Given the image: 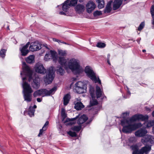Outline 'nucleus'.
Returning a JSON list of instances; mask_svg holds the SVG:
<instances>
[{
	"mask_svg": "<svg viewBox=\"0 0 154 154\" xmlns=\"http://www.w3.org/2000/svg\"><path fill=\"white\" fill-rule=\"evenodd\" d=\"M59 43H62V42H61L60 40H59Z\"/></svg>",
	"mask_w": 154,
	"mask_h": 154,
	"instance_id": "obj_58",
	"label": "nucleus"
},
{
	"mask_svg": "<svg viewBox=\"0 0 154 154\" xmlns=\"http://www.w3.org/2000/svg\"><path fill=\"white\" fill-rule=\"evenodd\" d=\"M152 23L153 25H154V16L152 17Z\"/></svg>",
	"mask_w": 154,
	"mask_h": 154,
	"instance_id": "obj_49",
	"label": "nucleus"
},
{
	"mask_svg": "<svg viewBox=\"0 0 154 154\" xmlns=\"http://www.w3.org/2000/svg\"><path fill=\"white\" fill-rule=\"evenodd\" d=\"M82 128V126L80 125L79 126H75L74 127H72V129L73 131H80Z\"/></svg>",
	"mask_w": 154,
	"mask_h": 154,
	"instance_id": "obj_33",
	"label": "nucleus"
},
{
	"mask_svg": "<svg viewBox=\"0 0 154 154\" xmlns=\"http://www.w3.org/2000/svg\"><path fill=\"white\" fill-rule=\"evenodd\" d=\"M42 98H38L37 99V101L38 102H41L42 101Z\"/></svg>",
	"mask_w": 154,
	"mask_h": 154,
	"instance_id": "obj_46",
	"label": "nucleus"
},
{
	"mask_svg": "<svg viewBox=\"0 0 154 154\" xmlns=\"http://www.w3.org/2000/svg\"><path fill=\"white\" fill-rule=\"evenodd\" d=\"M56 71L58 74H60L61 75H63L65 73L64 70L60 66L57 67Z\"/></svg>",
	"mask_w": 154,
	"mask_h": 154,
	"instance_id": "obj_28",
	"label": "nucleus"
},
{
	"mask_svg": "<svg viewBox=\"0 0 154 154\" xmlns=\"http://www.w3.org/2000/svg\"><path fill=\"white\" fill-rule=\"evenodd\" d=\"M147 133V131L145 128H141L136 131L135 133V135L137 137H144Z\"/></svg>",
	"mask_w": 154,
	"mask_h": 154,
	"instance_id": "obj_17",
	"label": "nucleus"
},
{
	"mask_svg": "<svg viewBox=\"0 0 154 154\" xmlns=\"http://www.w3.org/2000/svg\"><path fill=\"white\" fill-rule=\"evenodd\" d=\"M74 108L77 110H80L84 107V106L81 102L79 98H76L74 102Z\"/></svg>",
	"mask_w": 154,
	"mask_h": 154,
	"instance_id": "obj_18",
	"label": "nucleus"
},
{
	"mask_svg": "<svg viewBox=\"0 0 154 154\" xmlns=\"http://www.w3.org/2000/svg\"><path fill=\"white\" fill-rule=\"evenodd\" d=\"M95 6V5L93 2L89 1L86 5L87 12L89 13H91L94 10Z\"/></svg>",
	"mask_w": 154,
	"mask_h": 154,
	"instance_id": "obj_16",
	"label": "nucleus"
},
{
	"mask_svg": "<svg viewBox=\"0 0 154 154\" xmlns=\"http://www.w3.org/2000/svg\"><path fill=\"white\" fill-rule=\"evenodd\" d=\"M35 57L34 55H31L29 56L26 59V62L29 63H31L34 62Z\"/></svg>",
	"mask_w": 154,
	"mask_h": 154,
	"instance_id": "obj_26",
	"label": "nucleus"
},
{
	"mask_svg": "<svg viewBox=\"0 0 154 154\" xmlns=\"http://www.w3.org/2000/svg\"><path fill=\"white\" fill-rule=\"evenodd\" d=\"M68 134L70 136L72 137H76V134L75 132H72L71 131H69L68 132Z\"/></svg>",
	"mask_w": 154,
	"mask_h": 154,
	"instance_id": "obj_40",
	"label": "nucleus"
},
{
	"mask_svg": "<svg viewBox=\"0 0 154 154\" xmlns=\"http://www.w3.org/2000/svg\"><path fill=\"white\" fill-rule=\"evenodd\" d=\"M40 79L38 77H35L33 79V82L32 83V85L33 88L35 89L38 88L40 86Z\"/></svg>",
	"mask_w": 154,
	"mask_h": 154,
	"instance_id": "obj_19",
	"label": "nucleus"
},
{
	"mask_svg": "<svg viewBox=\"0 0 154 154\" xmlns=\"http://www.w3.org/2000/svg\"><path fill=\"white\" fill-rule=\"evenodd\" d=\"M96 94L97 98L102 96L103 95L102 90L98 86H96Z\"/></svg>",
	"mask_w": 154,
	"mask_h": 154,
	"instance_id": "obj_22",
	"label": "nucleus"
},
{
	"mask_svg": "<svg viewBox=\"0 0 154 154\" xmlns=\"http://www.w3.org/2000/svg\"><path fill=\"white\" fill-rule=\"evenodd\" d=\"M141 39V38H140L139 39H138L137 40V42L139 44L140 43V40Z\"/></svg>",
	"mask_w": 154,
	"mask_h": 154,
	"instance_id": "obj_52",
	"label": "nucleus"
},
{
	"mask_svg": "<svg viewBox=\"0 0 154 154\" xmlns=\"http://www.w3.org/2000/svg\"><path fill=\"white\" fill-rule=\"evenodd\" d=\"M142 51L143 52H145L146 51L145 50H142Z\"/></svg>",
	"mask_w": 154,
	"mask_h": 154,
	"instance_id": "obj_57",
	"label": "nucleus"
},
{
	"mask_svg": "<svg viewBox=\"0 0 154 154\" xmlns=\"http://www.w3.org/2000/svg\"><path fill=\"white\" fill-rule=\"evenodd\" d=\"M29 44V42H28L22 48H20V50L23 56H26L29 52V51L27 49V48H28Z\"/></svg>",
	"mask_w": 154,
	"mask_h": 154,
	"instance_id": "obj_20",
	"label": "nucleus"
},
{
	"mask_svg": "<svg viewBox=\"0 0 154 154\" xmlns=\"http://www.w3.org/2000/svg\"><path fill=\"white\" fill-rule=\"evenodd\" d=\"M152 132L153 134H154V126L152 127Z\"/></svg>",
	"mask_w": 154,
	"mask_h": 154,
	"instance_id": "obj_53",
	"label": "nucleus"
},
{
	"mask_svg": "<svg viewBox=\"0 0 154 154\" xmlns=\"http://www.w3.org/2000/svg\"><path fill=\"white\" fill-rule=\"evenodd\" d=\"M144 22H142L140 25L138 29V30L139 31L141 30L144 27Z\"/></svg>",
	"mask_w": 154,
	"mask_h": 154,
	"instance_id": "obj_41",
	"label": "nucleus"
},
{
	"mask_svg": "<svg viewBox=\"0 0 154 154\" xmlns=\"http://www.w3.org/2000/svg\"><path fill=\"white\" fill-rule=\"evenodd\" d=\"M110 54H108L107 56V60H110Z\"/></svg>",
	"mask_w": 154,
	"mask_h": 154,
	"instance_id": "obj_50",
	"label": "nucleus"
},
{
	"mask_svg": "<svg viewBox=\"0 0 154 154\" xmlns=\"http://www.w3.org/2000/svg\"><path fill=\"white\" fill-rule=\"evenodd\" d=\"M61 115L62 118H63L62 121L63 123L66 125L72 124V123L70 122L71 121V119H66L65 121L64 120V119L66 118L67 116L65 112V110L63 108H62L61 109Z\"/></svg>",
	"mask_w": 154,
	"mask_h": 154,
	"instance_id": "obj_15",
	"label": "nucleus"
},
{
	"mask_svg": "<svg viewBox=\"0 0 154 154\" xmlns=\"http://www.w3.org/2000/svg\"><path fill=\"white\" fill-rule=\"evenodd\" d=\"M141 141L145 145L149 143H154V137L150 135H146L142 139Z\"/></svg>",
	"mask_w": 154,
	"mask_h": 154,
	"instance_id": "obj_12",
	"label": "nucleus"
},
{
	"mask_svg": "<svg viewBox=\"0 0 154 154\" xmlns=\"http://www.w3.org/2000/svg\"><path fill=\"white\" fill-rule=\"evenodd\" d=\"M85 9V7L83 5H78L75 7L76 11L79 14L82 12Z\"/></svg>",
	"mask_w": 154,
	"mask_h": 154,
	"instance_id": "obj_23",
	"label": "nucleus"
},
{
	"mask_svg": "<svg viewBox=\"0 0 154 154\" xmlns=\"http://www.w3.org/2000/svg\"><path fill=\"white\" fill-rule=\"evenodd\" d=\"M62 43H63V44H66V45H68V44H67V43H66V42H62Z\"/></svg>",
	"mask_w": 154,
	"mask_h": 154,
	"instance_id": "obj_56",
	"label": "nucleus"
},
{
	"mask_svg": "<svg viewBox=\"0 0 154 154\" xmlns=\"http://www.w3.org/2000/svg\"><path fill=\"white\" fill-rule=\"evenodd\" d=\"M46 130H44V129H43V128H42V129L40 130L39 133L38 135V137L42 136L43 134L45 133V132Z\"/></svg>",
	"mask_w": 154,
	"mask_h": 154,
	"instance_id": "obj_39",
	"label": "nucleus"
},
{
	"mask_svg": "<svg viewBox=\"0 0 154 154\" xmlns=\"http://www.w3.org/2000/svg\"><path fill=\"white\" fill-rule=\"evenodd\" d=\"M22 64L23 71L21 72L20 75L22 77L23 74H24L26 76H28L29 77V80L30 81L32 78V71L30 68L26 65L25 62H23Z\"/></svg>",
	"mask_w": 154,
	"mask_h": 154,
	"instance_id": "obj_9",
	"label": "nucleus"
},
{
	"mask_svg": "<svg viewBox=\"0 0 154 154\" xmlns=\"http://www.w3.org/2000/svg\"><path fill=\"white\" fill-rule=\"evenodd\" d=\"M51 59H52L54 62L57 61V53L55 51L51 50L47 52L44 57L45 60L48 61Z\"/></svg>",
	"mask_w": 154,
	"mask_h": 154,
	"instance_id": "obj_10",
	"label": "nucleus"
},
{
	"mask_svg": "<svg viewBox=\"0 0 154 154\" xmlns=\"http://www.w3.org/2000/svg\"><path fill=\"white\" fill-rule=\"evenodd\" d=\"M151 145L146 146L139 150L138 147L137 145L131 146L133 150V154H147L151 150Z\"/></svg>",
	"mask_w": 154,
	"mask_h": 154,
	"instance_id": "obj_5",
	"label": "nucleus"
},
{
	"mask_svg": "<svg viewBox=\"0 0 154 154\" xmlns=\"http://www.w3.org/2000/svg\"><path fill=\"white\" fill-rule=\"evenodd\" d=\"M70 99V95L69 94H66L63 97L64 104L66 105L68 103Z\"/></svg>",
	"mask_w": 154,
	"mask_h": 154,
	"instance_id": "obj_25",
	"label": "nucleus"
},
{
	"mask_svg": "<svg viewBox=\"0 0 154 154\" xmlns=\"http://www.w3.org/2000/svg\"><path fill=\"white\" fill-rule=\"evenodd\" d=\"M79 115L77 116L75 118L72 119L71 121H74L79 118L77 123L78 125H81L83 124L88 119V118L85 115H83L80 117Z\"/></svg>",
	"mask_w": 154,
	"mask_h": 154,
	"instance_id": "obj_14",
	"label": "nucleus"
},
{
	"mask_svg": "<svg viewBox=\"0 0 154 154\" xmlns=\"http://www.w3.org/2000/svg\"><path fill=\"white\" fill-rule=\"evenodd\" d=\"M144 125L146 128H149L154 125V120L152 121H149L145 122Z\"/></svg>",
	"mask_w": 154,
	"mask_h": 154,
	"instance_id": "obj_30",
	"label": "nucleus"
},
{
	"mask_svg": "<svg viewBox=\"0 0 154 154\" xmlns=\"http://www.w3.org/2000/svg\"><path fill=\"white\" fill-rule=\"evenodd\" d=\"M55 70L53 67L51 66L48 69L46 76L44 77V81L46 84L51 83L54 76Z\"/></svg>",
	"mask_w": 154,
	"mask_h": 154,
	"instance_id": "obj_7",
	"label": "nucleus"
},
{
	"mask_svg": "<svg viewBox=\"0 0 154 154\" xmlns=\"http://www.w3.org/2000/svg\"><path fill=\"white\" fill-rule=\"evenodd\" d=\"M58 55L60 56H65L67 55V51L66 50L58 49L57 51ZM59 57H58L59 58Z\"/></svg>",
	"mask_w": 154,
	"mask_h": 154,
	"instance_id": "obj_29",
	"label": "nucleus"
},
{
	"mask_svg": "<svg viewBox=\"0 0 154 154\" xmlns=\"http://www.w3.org/2000/svg\"><path fill=\"white\" fill-rule=\"evenodd\" d=\"M107 63L109 65H111V63H110L109 60H107Z\"/></svg>",
	"mask_w": 154,
	"mask_h": 154,
	"instance_id": "obj_51",
	"label": "nucleus"
},
{
	"mask_svg": "<svg viewBox=\"0 0 154 154\" xmlns=\"http://www.w3.org/2000/svg\"><path fill=\"white\" fill-rule=\"evenodd\" d=\"M75 90L77 93L80 94L86 92L87 85L84 82L79 81L75 83Z\"/></svg>",
	"mask_w": 154,
	"mask_h": 154,
	"instance_id": "obj_8",
	"label": "nucleus"
},
{
	"mask_svg": "<svg viewBox=\"0 0 154 154\" xmlns=\"http://www.w3.org/2000/svg\"><path fill=\"white\" fill-rule=\"evenodd\" d=\"M26 79V77H22L23 81L22 86L23 88V93L24 100L29 102L32 101V93L33 92V90L29 85L26 82H24Z\"/></svg>",
	"mask_w": 154,
	"mask_h": 154,
	"instance_id": "obj_3",
	"label": "nucleus"
},
{
	"mask_svg": "<svg viewBox=\"0 0 154 154\" xmlns=\"http://www.w3.org/2000/svg\"><path fill=\"white\" fill-rule=\"evenodd\" d=\"M58 61L66 70L70 69L75 74H79L83 71L81 66L80 61L77 59L72 58L66 60L63 57H59Z\"/></svg>",
	"mask_w": 154,
	"mask_h": 154,
	"instance_id": "obj_2",
	"label": "nucleus"
},
{
	"mask_svg": "<svg viewBox=\"0 0 154 154\" xmlns=\"http://www.w3.org/2000/svg\"><path fill=\"white\" fill-rule=\"evenodd\" d=\"M6 50L2 49L0 51V56L2 58H4L5 55Z\"/></svg>",
	"mask_w": 154,
	"mask_h": 154,
	"instance_id": "obj_36",
	"label": "nucleus"
},
{
	"mask_svg": "<svg viewBox=\"0 0 154 154\" xmlns=\"http://www.w3.org/2000/svg\"><path fill=\"white\" fill-rule=\"evenodd\" d=\"M102 12L101 11H97L94 12L93 13V15L94 17H97L101 15Z\"/></svg>",
	"mask_w": 154,
	"mask_h": 154,
	"instance_id": "obj_38",
	"label": "nucleus"
},
{
	"mask_svg": "<svg viewBox=\"0 0 154 154\" xmlns=\"http://www.w3.org/2000/svg\"><path fill=\"white\" fill-rule=\"evenodd\" d=\"M8 29H9V26H8Z\"/></svg>",
	"mask_w": 154,
	"mask_h": 154,
	"instance_id": "obj_60",
	"label": "nucleus"
},
{
	"mask_svg": "<svg viewBox=\"0 0 154 154\" xmlns=\"http://www.w3.org/2000/svg\"><path fill=\"white\" fill-rule=\"evenodd\" d=\"M36 107H37V106H36V105H34V106H33V109H34H34H35V108H36Z\"/></svg>",
	"mask_w": 154,
	"mask_h": 154,
	"instance_id": "obj_54",
	"label": "nucleus"
},
{
	"mask_svg": "<svg viewBox=\"0 0 154 154\" xmlns=\"http://www.w3.org/2000/svg\"><path fill=\"white\" fill-rule=\"evenodd\" d=\"M150 12L152 15V17H153L154 16V6L153 5L152 6Z\"/></svg>",
	"mask_w": 154,
	"mask_h": 154,
	"instance_id": "obj_43",
	"label": "nucleus"
},
{
	"mask_svg": "<svg viewBox=\"0 0 154 154\" xmlns=\"http://www.w3.org/2000/svg\"><path fill=\"white\" fill-rule=\"evenodd\" d=\"M85 72L87 76L95 83L101 84L100 80L99 78L97 77L95 73L93 71L91 68L89 66H87L85 68Z\"/></svg>",
	"mask_w": 154,
	"mask_h": 154,
	"instance_id": "obj_6",
	"label": "nucleus"
},
{
	"mask_svg": "<svg viewBox=\"0 0 154 154\" xmlns=\"http://www.w3.org/2000/svg\"><path fill=\"white\" fill-rule=\"evenodd\" d=\"M94 98H94H92V100H91L90 101V104L91 106H93V105H96L97 103V100L94 99Z\"/></svg>",
	"mask_w": 154,
	"mask_h": 154,
	"instance_id": "obj_34",
	"label": "nucleus"
},
{
	"mask_svg": "<svg viewBox=\"0 0 154 154\" xmlns=\"http://www.w3.org/2000/svg\"><path fill=\"white\" fill-rule=\"evenodd\" d=\"M53 40L54 41L57 42L58 43H59V40H58V39H57L56 38H53Z\"/></svg>",
	"mask_w": 154,
	"mask_h": 154,
	"instance_id": "obj_48",
	"label": "nucleus"
},
{
	"mask_svg": "<svg viewBox=\"0 0 154 154\" xmlns=\"http://www.w3.org/2000/svg\"><path fill=\"white\" fill-rule=\"evenodd\" d=\"M35 110L32 107L30 106L29 109L28 114L30 117L33 116L34 115V113Z\"/></svg>",
	"mask_w": 154,
	"mask_h": 154,
	"instance_id": "obj_32",
	"label": "nucleus"
},
{
	"mask_svg": "<svg viewBox=\"0 0 154 154\" xmlns=\"http://www.w3.org/2000/svg\"><path fill=\"white\" fill-rule=\"evenodd\" d=\"M134 140H135V137H130V138L129 139V140L131 142H132Z\"/></svg>",
	"mask_w": 154,
	"mask_h": 154,
	"instance_id": "obj_45",
	"label": "nucleus"
},
{
	"mask_svg": "<svg viewBox=\"0 0 154 154\" xmlns=\"http://www.w3.org/2000/svg\"><path fill=\"white\" fill-rule=\"evenodd\" d=\"M35 69L36 72L41 74H44L46 72V69L43 65L40 63H36L35 67Z\"/></svg>",
	"mask_w": 154,
	"mask_h": 154,
	"instance_id": "obj_13",
	"label": "nucleus"
},
{
	"mask_svg": "<svg viewBox=\"0 0 154 154\" xmlns=\"http://www.w3.org/2000/svg\"><path fill=\"white\" fill-rule=\"evenodd\" d=\"M128 93H129V95H130V92H129V91H128Z\"/></svg>",
	"mask_w": 154,
	"mask_h": 154,
	"instance_id": "obj_59",
	"label": "nucleus"
},
{
	"mask_svg": "<svg viewBox=\"0 0 154 154\" xmlns=\"http://www.w3.org/2000/svg\"><path fill=\"white\" fill-rule=\"evenodd\" d=\"M148 116H143L142 115H135L129 119H124L121 120V124L123 126L122 131L125 133H131L142 126L141 123H131L137 121H146L148 119Z\"/></svg>",
	"mask_w": 154,
	"mask_h": 154,
	"instance_id": "obj_1",
	"label": "nucleus"
},
{
	"mask_svg": "<svg viewBox=\"0 0 154 154\" xmlns=\"http://www.w3.org/2000/svg\"><path fill=\"white\" fill-rule=\"evenodd\" d=\"M90 93L91 97L93 98L94 97V94L93 88L92 87H90Z\"/></svg>",
	"mask_w": 154,
	"mask_h": 154,
	"instance_id": "obj_37",
	"label": "nucleus"
},
{
	"mask_svg": "<svg viewBox=\"0 0 154 154\" xmlns=\"http://www.w3.org/2000/svg\"><path fill=\"white\" fill-rule=\"evenodd\" d=\"M42 45L38 42H35L31 43L29 48L32 51H37L40 49L42 47Z\"/></svg>",
	"mask_w": 154,
	"mask_h": 154,
	"instance_id": "obj_11",
	"label": "nucleus"
},
{
	"mask_svg": "<svg viewBox=\"0 0 154 154\" xmlns=\"http://www.w3.org/2000/svg\"><path fill=\"white\" fill-rule=\"evenodd\" d=\"M152 116L154 117V111L152 112Z\"/></svg>",
	"mask_w": 154,
	"mask_h": 154,
	"instance_id": "obj_55",
	"label": "nucleus"
},
{
	"mask_svg": "<svg viewBox=\"0 0 154 154\" xmlns=\"http://www.w3.org/2000/svg\"><path fill=\"white\" fill-rule=\"evenodd\" d=\"M112 3V1H110L108 2L104 11L105 13H109L111 11L112 8L111 7V5Z\"/></svg>",
	"mask_w": 154,
	"mask_h": 154,
	"instance_id": "obj_24",
	"label": "nucleus"
},
{
	"mask_svg": "<svg viewBox=\"0 0 154 154\" xmlns=\"http://www.w3.org/2000/svg\"><path fill=\"white\" fill-rule=\"evenodd\" d=\"M57 90V87H54L49 90L46 89H41L35 91L33 94L34 97L42 95L43 96H48L53 94Z\"/></svg>",
	"mask_w": 154,
	"mask_h": 154,
	"instance_id": "obj_4",
	"label": "nucleus"
},
{
	"mask_svg": "<svg viewBox=\"0 0 154 154\" xmlns=\"http://www.w3.org/2000/svg\"><path fill=\"white\" fill-rule=\"evenodd\" d=\"M129 115V112H126L123 113L121 115V117L124 119H125V118L127 117Z\"/></svg>",
	"mask_w": 154,
	"mask_h": 154,
	"instance_id": "obj_42",
	"label": "nucleus"
},
{
	"mask_svg": "<svg viewBox=\"0 0 154 154\" xmlns=\"http://www.w3.org/2000/svg\"><path fill=\"white\" fill-rule=\"evenodd\" d=\"M98 4V7L100 8H102L104 7V2L103 0H96Z\"/></svg>",
	"mask_w": 154,
	"mask_h": 154,
	"instance_id": "obj_31",
	"label": "nucleus"
},
{
	"mask_svg": "<svg viewBox=\"0 0 154 154\" xmlns=\"http://www.w3.org/2000/svg\"><path fill=\"white\" fill-rule=\"evenodd\" d=\"M49 122L48 121H47L46 122L45 125L42 128L43 129H44V130H46L48 128V125Z\"/></svg>",
	"mask_w": 154,
	"mask_h": 154,
	"instance_id": "obj_44",
	"label": "nucleus"
},
{
	"mask_svg": "<svg viewBox=\"0 0 154 154\" xmlns=\"http://www.w3.org/2000/svg\"><path fill=\"white\" fill-rule=\"evenodd\" d=\"M68 1H69V0H67L65 2L62 6L63 10L64 11H67V9L69 8V7H70L68 4Z\"/></svg>",
	"mask_w": 154,
	"mask_h": 154,
	"instance_id": "obj_27",
	"label": "nucleus"
},
{
	"mask_svg": "<svg viewBox=\"0 0 154 154\" xmlns=\"http://www.w3.org/2000/svg\"><path fill=\"white\" fill-rule=\"evenodd\" d=\"M122 0H115L113 4V10H115L118 9L122 5Z\"/></svg>",
	"mask_w": 154,
	"mask_h": 154,
	"instance_id": "obj_21",
	"label": "nucleus"
},
{
	"mask_svg": "<svg viewBox=\"0 0 154 154\" xmlns=\"http://www.w3.org/2000/svg\"><path fill=\"white\" fill-rule=\"evenodd\" d=\"M96 46L99 48H103L105 47L106 44L103 43L98 42Z\"/></svg>",
	"mask_w": 154,
	"mask_h": 154,
	"instance_id": "obj_35",
	"label": "nucleus"
},
{
	"mask_svg": "<svg viewBox=\"0 0 154 154\" xmlns=\"http://www.w3.org/2000/svg\"><path fill=\"white\" fill-rule=\"evenodd\" d=\"M59 14L60 15H66L65 13L63 12V11H60L59 12Z\"/></svg>",
	"mask_w": 154,
	"mask_h": 154,
	"instance_id": "obj_47",
	"label": "nucleus"
}]
</instances>
